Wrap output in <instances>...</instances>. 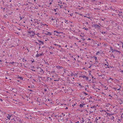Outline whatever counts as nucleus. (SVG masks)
<instances>
[{"mask_svg":"<svg viewBox=\"0 0 123 123\" xmlns=\"http://www.w3.org/2000/svg\"><path fill=\"white\" fill-rule=\"evenodd\" d=\"M9 123H10L9 122Z\"/></svg>","mask_w":123,"mask_h":123,"instance_id":"obj_62","label":"nucleus"},{"mask_svg":"<svg viewBox=\"0 0 123 123\" xmlns=\"http://www.w3.org/2000/svg\"><path fill=\"white\" fill-rule=\"evenodd\" d=\"M111 80V81H112L113 80V79L111 78H110V79H109V80Z\"/></svg>","mask_w":123,"mask_h":123,"instance_id":"obj_20","label":"nucleus"},{"mask_svg":"<svg viewBox=\"0 0 123 123\" xmlns=\"http://www.w3.org/2000/svg\"><path fill=\"white\" fill-rule=\"evenodd\" d=\"M79 85H80V86H81V84H79Z\"/></svg>","mask_w":123,"mask_h":123,"instance_id":"obj_46","label":"nucleus"},{"mask_svg":"<svg viewBox=\"0 0 123 123\" xmlns=\"http://www.w3.org/2000/svg\"><path fill=\"white\" fill-rule=\"evenodd\" d=\"M68 12H69V11H68Z\"/></svg>","mask_w":123,"mask_h":123,"instance_id":"obj_55","label":"nucleus"},{"mask_svg":"<svg viewBox=\"0 0 123 123\" xmlns=\"http://www.w3.org/2000/svg\"><path fill=\"white\" fill-rule=\"evenodd\" d=\"M73 78V79H74V78Z\"/></svg>","mask_w":123,"mask_h":123,"instance_id":"obj_59","label":"nucleus"},{"mask_svg":"<svg viewBox=\"0 0 123 123\" xmlns=\"http://www.w3.org/2000/svg\"><path fill=\"white\" fill-rule=\"evenodd\" d=\"M84 105L83 104H80V107H83V105Z\"/></svg>","mask_w":123,"mask_h":123,"instance_id":"obj_9","label":"nucleus"},{"mask_svg":"<svg viewBox=\"0 0 123 123\" xmlns=\"http://www.w3.org/2000/svg\"><path fill=\"white\" fill-rule=\"evenodd\" d=\"M79 123V121H78L77 123Z\"/></svg>","mask_w":123,"mask_h":123,"instance_id":"obj_49","label":"nucleus"},{"mask_svg":"<svg viewBox=\"0 0 123 123\" xmlns=\"http://www.w3.org/2000/svg\"><path fill=\"white\" fill-rule=\"evenodd\" d=\"M119 86V88L117 89V90H120V89L121 88V86Z\"/></svg>","mask_w":123,"mask_h":123,"instance_id":"obj_13","label":"nucleus"},{"mask_svg":"<svg viewBox=\"0 0 123 123\" xmlns=\"http://www.w3.org/2000/svg\"><path fill=\"white\" fill-rule=\"evenodd\" d=\"M118 46H119V44H118Z\"/></svg>","mask_w":123,"mask_h":123,"instance_id":"obj_57","label":"nucleus"},{"mask_svg":"<svg viewBox=\"0 0 123 123\" xmlns=\"http://www.w3.org/2000/svg\"><path fill=\"white\" fill-rule=\"evenodd\" d=\"M54 10L56 12V9H54Z\"/></svg>","mask_w":123,"mask_h":123,"instance_id":"obj_38","label":"nucleus"},{"mask_svg":"<svg viewBox=\"0 0 123 123\" xmlns=\"http://www.w3.org/2000/svg\"><path fill=\"white\" fill-rule=\"evenodd\" d=\"M81 42L80 41H80H79V42Z\"/></svg>","mask_w":123,"mask_h":123,"instance_id":"obj_54","label":"nucleus"},{"mask_svg":"<svg viewBox=\"0 0 123 123\" xmlns=\"http://www.w3.org/2000/svg\"><path fill=\"white\" fill-rule=\"evenodd\" d=\"M39 54H37L36 55V56L37 57H39Z\"/></svg>","mask_w":123,"mask_h":123,"instance_id":"obj_10","label":"nucleus"},{"mask_svg":"<svg viewBox=\"0 0 123 123\" xmlns=\"http://www.w3.org/2000/svg\"><path fill=\"white\" fill-rule=\"evenodd\" d=\"M54 45H57V44H54Z\"/></svg>","mask_w":123,"mask_h":123,"instance_id":"obj_39","label":"nucleus"},{"mask_svg":"<svg viewBox=\"0 0 123 123\" xmlns=\"http://www.w3.org/2000/svg\"><path fill=\"white\" fill-rule=\"evenodd\" d=\"M122 44H123L122 47L123 48V43H122Z\"/></svg>","mask_w":123,"mask_h":123,"instance_id":"obj_45","label":"nucleus"},{"mask_svg":"<svg viewBox=\"0 0 123 123\" xmlns=\"http://www.w3.org/2000/svg\"><path fill=\"white\" fill-rule=\"evenodd\" d=\"M0 101H2V99H0Z\"/></svg>","mask_w":123,"mask_h":123,"instance_id":"obj_33","label":"nucleus"},{"mask_svg":"<svg viewBox=\"0 0 123 123\" xmlns=\"http://www.w3.org/2000/svg\"><path fill=\"white\" fill-rule=\"evenodd\" d=\"M45 91H46V89H45L44 90Z\"/></svg>","mask_w":123,"mask_h":123,"instance_id":"obj_44","label":"nucleus"},{"mask_svg":"<svg viewBox=\"0 0 123 123\" xmlns=\"http://www.w3.org/2000/svg\"><path fill=\"white\" fill-rule=\"evenodd\" d=\"M56 116H57V115H56L55 116V117H56Z\"/></svg>","mask_w":123,"mask_h":123,"instance_id":"obj_47","label":"nucleus"},{"mask_svg":"<svg viewBox=\"0 0 123 123\" xmlns=\"http://www.w3.org/2000/svg\"><path fill=\"white\" fill-rule=\"evenodd\" d=\"M54 81H59V80H54Z\"/></svg>","mask_w":123,"mask_h":123,"instance_id":"obj_22","label":"nucleus"},{"mask_svg":"<svg viewBox=\"0 0 123 123\" xmlns=\"http://www.w3.org/2000/svg\"><path fill=\"white\" fill-rule=\"evenodd\" d=\"M11 117V115H10L9 114L8 115V116H7V117L9 120H10V117Z\"/></svg>","mask_w":123,"mask_h":123,"instance_id":"obj_4","label":"nucleus"},{"mask_svg":"<svg viewBox=\"0 0 123 123\" xmlns=\"http://www.w3.org/2000/svg\"><path fill=\"white\" fill-rule=\"evenodd\" d=\"M36 35L38 37H40L39 36V35H40L39 34V33H38L37 34H36Z\"/></svg>","mask_w":123,"mask_h":123,"instance_id":"obj_14","label":"nucleus"},{"mask_svg":"<svg viewBox=\"0 0 123 123\" xmlns=\"http://www.w3.org/2000/svg\"><path fill=\"white\" fill-rule=\"evenodd\" d=\"M26 61V60H25V61Z\"/></svg>","mask_w":123,"mask_h":123,"instance_id":"obj_58","label":"nucleus"},{"mask_svg":"<svg viewBox=\"0 0 123 123\" xmlns=\"http://www.w3.org/2000/svg\"><path fill=\"white\" fill-rule=\"evenodd\" d=\"M86 18H88L90 19L91 17H86Z\"/></svg>","mask_w":123,"mask_h":123,"instance_id":"obj_28","label":"nucleus"},{"mask_svg":"<svg viewBox=\"0 0 123 123\" xmlns=\"http://www.w3.org/2000/svg\"><path fill=\"white\" fill-rule=\"evenodd\" d=\"M110 48L111 49V50L112 51V52H113L115 51V49H113L111 46H110Z\"/></svg>","mask_w":123,"mask_h":123,"instance_id":"obj_3","label":"nucleus"},{"mask_svg":"<svg viewBox=\"0 0 123 123\" xmlns=\"http://www.w3.org/2000/svg\"><path fill=\"white\" fill-rule=\"evenodd\" d=\"M47 41V40H45V41Z\"/></svg>","mask_w":123,"mask_h":123,"instance_id":"obj_60","label":"nucleus"},{"mask_svg":"<svg viewBox=\"0 0 123 123\" xmlns=\"http://www.w3.org/2000/svg\"><path fill=\"white\" fill-rule=\"evenodd\" d=\"M84 94H85L86 95H87L88 94L86 93L85 92H84Z\"/></svg>","mask_w":123,"mask_h":123,"instance_id":"obj_29","label":"nucleus"},{"mask_svg":"<svg viewBox=\"0 0 123 123\" xmlns=\"http://www.w3.org/2000/svg\"><path fill=\"white\" fill-rule=\"evenodd\" d=\"M51 20H54V19H53V18H52V19H51Z\"/></svg>","mask_w":123,"mask_h":123,"instance_id":"obj_43","label":"nucleus"},{"mask_svg":"<svg viewBox=\"0 0 123 123\" xmlns=\"http://www.w3.org/2000/svg\"><path fill=\"white\" fill-rule=\"evenodd\" d=\"M20 20H21L22 19V18H21V17H20Z\"/></svg>","mask_w":123,"mask_h":123,"instance_id":"obj_37","label":"nucleus"},{"mask_svg":"<svg viewBox=\"0 0 123 123\" xmlns=\"http://www.w3.org/2000/svg\"><path fill=\"white\" fill-rule=\"evenodd\" d=\"M113 89H115V90H117V88H115V87H114L113 88Z\"/></svg>","mask_w":123,"mask_h":123,"instance_id":"obj_18","label":"nucleus"},{"mask_svg":"<svg viewBox=\"0 0 123 123\" xmlns=\"http://www.w3.org/2000/svg\"><path fill=\"white\" fill-rule=\"evenodd\" d=\"M111 57H112V58H115V57L113 55H112L111 56Z\"/></svg>","mask_w":123,"mask_h":123,"instance_id":"obj_16","label":"nucleus"},{"mask_svg":"<svg viewBox=\"0 0 123 123\" xmlns=\"http://www.w3.org/2000/svg\"><path fill=\"white\" fill-rule=\"evenodd\" d=\"M76 105V104H74V105H73V106H75Z\"/></svg>","mask_w":123,"mask_h":123,"instance_id":"obj_26","label":"nucleus"},{"mask_svg":"<svg viewBox=\"0 0 123 123\" xmlns=\"http://www.w3.org/2000/svg\"><path fill=\"white\" fill-rule=\"evenodd\" d=\"M86 24L87 25L88 24V22H86Z\"/></svg>","mask_w":123,"mask_h":123,"instance_id":"obj_34","label":"nucleus"},{"mask_svg":"<svg viewBox=\"0 0 123 123\" xmlns=\"http://www.w3.org/2000/svg\"><path fill=\"white\" fill-rule=\"evenodd\" d=\"M56 68L58 69H61L62 68V67L60 66H56Z\"/></svg>","mask_w":123,"mask_h":123,"instance_id":"obj_6","label":"nucleus"},{"mask_svg":"<svg viewBox=\"0 0 123 123\" xmlns=\"http://www.w3.org/2000/svg\"><path fill=\"white\" fill-rule=\"evenodd\" d=\"M32 71H35V70H32Z\"/></svg>","mask_w":123,"mask_h":123,"instance_id":"obj_40","label":"nucleus"},{"mask_svg":"<svg viewBox=\"0 0 123 123\" xmlns=\"http://www.w3.org/2000/svg\"><path fill=\"white\" fill-rule=\"evenodd\" d=\"M82 40H85V39H84V38H82Z\"/></svg>","mask_w":123,"mask_h":123,"instance_id":"obj_32","label":"nucleus"},{"mask_svg":"<svg viewBox=\"0 0 123 123\" xmlns=\"http://www.w3.org/2000/svg\"><path fill=\"white\" fill-rule=\"evenodd\" d=\"M115 51H116V52H120L119 51H118L117 50H115Z\"/></svg>","mask_w":123,"mask_h":123,"instance_id":"obj_24","label":"nucleus"},{"mask_svg":"<svg viewBox=\"0 0 123 123\" xmlns=\"http://www.w3.org/2000/svg\"><path fill=\"white\" fill-rule=\"evenodd\" d=\"M83 78H85L87 80L88 79V78L86 77V76H85L84 75L83 76H81Z\"/></svg>","mask_w":123,"mask_h":123,"instance_id":"obj_7","label":"nucleus"},{"mask_svg":"<svg viewBox=\"0 0 123 123\" xmlns=\"http://www.w3.org/2000/svg\"><path fill=\"white\" fill-rule=\"evenodd\" d=\"M54 32H55L56 33H59L57 31H54Z\"/></svg>","mask_w":123,"mask_h":123,"instance_id":"obj_31","label":"nucleus"},{"mask_svg":"<svg viewBox=\"0 0 123 123\" xmlns=\"http://www.w3.org/2000/svg\"><path fill=\"white\" fill-rule=\"evenodd\" d=\"M38 41L41 44H43L44 43L42 41H40V40H38Z\"/></svg>","mask_w":123,"mask_h":123,"instance_id":"obj_8","label":"nucleus"},{"mask_svg":"<svg viewBox=\"0 0 123 123\" xmlns=\"http://www.w3.org/2000/svg\"><path fill=\"white\" fill-rule=\"evenodd\" d=\"M28 35L31 37L35 35L34 33L32 31H31L28 32Z\"/></svg>","mask_w":123,"mask_h":123,"instance_id":"obj_1","label":"nucleus"},{"mask_svg":"<svg viewBox=\"0 0 123 123\" xmlns=\"http://www.w3.org/2000/svg\"><path fill=\"white\" fill-rule=\"evenodd\" d=\"M78 57H79V55H78Z\"/></svg>","mask_w":123,"mask_h":123,"instance_id":"obj_52","label":"nucleus"},{"mask_svg":"<svg viewBox=\"0 0 123 123\" xmlns=\"http://www.w3.org/2000/svg\"><path fill=\"white\" fill-rule=\"evenodd\" d=\"M111 115H111V114H110V115H109V116H111Z\"/></svg>","mask_w":123,"mask_h":123,"instance_id":"obj_51","label":"nucleus"},{"mask_svg":"<svg viewBox=\"0 0 123 123\" xmlns=\"http://www.w3.org/2000/svg\"><path fill=\"white\" fill-rule=\"evenodd\" d=\"M19 78L20 80H23V78L22 77H18Z\"/></svg>","mask_w":123,"mask_h":123,"instance_id":"obj_12","label":"nucleus"},{"mask_svg":"<svg viewBox=\"0 0 123 123\" xmlns=\"http://www.w3.org/2000/svg\"><path fill=\"white\" fill-rule=\"evenodd\" d=\"M64 3L62 2V4H61L62 8V7L63 6H64Z\"/></svg>","mask_w":123,"mask_h":123,"instance_id":"obj_11","label":"nucleus"},{"mask_svg":"<svg viewBox=\"0 0 123 123\" xmlns=\"http://www.w3.org/2000/svg\"><path fill=\"white\" fill-rule=\"evenodd\" d=\"M90 40V38H89L88 39V40Z\"/></svg>","mask_w":123,"mask_h":123,"instance_id":"obj_42","label":"nucleus"},{"mask_svg":"<svg viewBox=\"0 0 123 123\" xmlns=\"http://www.w3.org/2000/svg\"><path fill=\"white\" fill-rule=\"evenodd\" d=\"M68 109V108L67 107L65 108V109H66V110L67 109Z\"/></svg>","mask_w":123,"mask_h":123,"instance_id":"obj_30","label":"nucleus"},{"mask_svg":"<svg viewBox=\"0 0 123 123\" xmlns=\"http://www.w3.org/2000/svg\"><path fill=\"white\" fill-rule=\"evenodd\" d=\"M94 59L95 60H97V57H94Z\"/></svg>","mask_w":123,"mask_h":123,"instance_id":"obj_15","label":"nucleus"},{"mask_svg":"<svg viewBox=\"0 0 123 123\" xmlns=\"http://www.w3.org/2000/svg\"><path fill=\"white\" fill-rule=\"evenodd\" d=\"M59 48L60 47H61V46L60 45H59Z\"/></svg>","mask_w":123,"mask_h":123,"instance_id":"obj_41","label":"nucleus"},{"mask_svg":"<svg viewBox=\"0 0 123 123\" xmlns=\"http://www.w3.org/2000/svg\"><path fill=\"white\" fill-rule=\"evenodd\" d=\"M84 17H86V16H84Z\"/></svg>","mask_w":123,"mask_h":123,"instance_id":"obj_48","label":"nucleus"},{"mask_svg":"<svg viewBox=\"0 0 123 123\" xmlns=\"http://www.w3.org/2000/svg\"><path fill=\"white\" fill-rule=\"evenodd\" d=\"M39 56H40L41 55H42V54H39Z\"/></svg>","mask_w":123,"mask_h":123,"instance_id":"obj_36","label":"nucleus"},{"mask_svg":"<svg viewBox=\"0 0 123 123\" xmlns=\"http://www.w3.org/2000/svg\"><path fill=\"white\" fill-rule=\"evenodd\" d=\"M62 2L61 1H60L59 2H58V5L60 6V7L61 8H62L61 6V4H62Z\"/></svg>","mask_w":123,"mask_h":123,"instance_id":"obj_2","label":"nucleus"},{"mask_svg":"<svg viewBox=\"0 0 123 123\" xmlns=\"http://www.w3.org/2000/svg\"><path fill=\"white\" fill-rule=\"evenodd\" d=\"M45 34L46 35H51V32H47L46 33H45Z\"/></svg>","mask_w":123,"mask_h":123,"instance_id":"obj_5","label":"nucleus"},{"mask_svg":"<svg viewBox=\"0 0 123 123\" xmlns=\"http://www.w3.org/2000/svg\"><path fill=\"white\" fill-rule=\"evenodd\" d=\"M33 62V61H32V62Z\"/></svg>","mask_w":123,"mask_h":123,"instance_id":"obj_56","label":"nucleus"},{"mask_svg":"<svg viewBox=\"0 0 123 123\" xmlns=\"http://www.w3.org/2000/svg\"><path fill=\"white\" fill-rule=\"evenodd\" d=\"M11 63L12 64H13L14 63V62H11Z\"/></svg>","mask_w":123,"mask_h":123,"instance_id":"obj_19","label":"nucleus"},{"mask_svg":"<svg viewBox=\"0 0 123 123\" xmlns=\"http://www.w3.org/2000/svg\"><path fill=\"white\" fill-rule=\"evenodd\" d=\"M95 27H97L98 26H99L97 25H95Z\"/></svg>","mask_w":123,"mask_h":123,"instance_id":"obj_23","label":"nucleus"},{"mask_svg":"<svg viewBox=\"0 0 123 123\" xmlns=\"http://www.w3.org/2000/svg\"><path fill=\"white\" fill-rule=\"evenodd\" d=\"M23 23H25V21H24Z\"/></svg>","mask_w":123,"mask_h":123,"instance_id":"obj_53","label":"nucleus"},{"mask_svg":"<svg viewBox=\"0 0 123 123\" xmlns=\"http://www.w3.org/2000/svg\"><path fill=\"white\" fill-rule=\"evenodd\" d=\"M0 62H1V60H0Z\"/></svg>","mask_w":123,"mask_h":123,"instance_id":"obj_50","label":"nucleus"},{"mask_svg":"<svg viewBox=\"0 0 123 123\" xmlns=\"http://www.w3.org/2000/svg\"><path fill=\"white\" fill-rule=\"evenodd\" d=\"M84 29L85 30H88V29L87 28H85V27H84Z\"/></svg>","mask_w":123,"mask_h":123,"instance_id":"obj_17","label":"nucleus"},{"mask_svg":"<svg viewBox=\"0 0 123 123\" xmlns=\"http://www.w3.org/2000/svg\"><path fill=\"white\" fill-rule=\"evenodd\" d=\"M34 0V1H35V0Z\"/></svg>","mask_w":123,"mask_h":123,"instance_id":"obj_61","label":"nucleus"},{"mask_svg":"<svg viewBox=\"0 0 123 123\" xmlns=\"http://www.w3.org/2000/svg\"><path fill=\"white\" fill-rule=\"evenodd\" d=\"M49 3V5H51L52 4V2H50Z\"/></svg>","mask_w":123,"mask_h":123,"instance_id":"obj_27","label":"nucleus"},{"mask_svg":"<svg viewBox=\"0 0 123 123\" xmlns=\"http://www.w3.org/2000/svg\"><path fill=\"white\" fill-rule=\"evenodd\" d=\"M114 118V117L113 116H112V118H111V119H113Z\"/></svg>","mask_w":123,"mask_h":123,"instance_id":"obj_25","label":"nucleus"},{"mask_svg":"<svg viewBox=\"0 0 123 123\" xmlns=\"http://www.w3.org/2000/svg\"><path fill=\"white\" fill-rule=\"evenodd\" d=\"M99 53V52H98L97 53H96V54L97 55H98V53Z\"/></svg>","mask_w":123,"mask_h":123,"instance_id":"obj_21","label":"nucleus"},{"mask_svg":"<svg viewBox=\"0 0 123 123\" xmlns=\"http://www.w3.org/2000/svg\"><path fill=\"white\" fill-rule=\"evenodd\" d=\"M70 15L71 16H72V15H73V14H70Z\"/></svg>","mask_w":123,"mask_h":123,"instance_id":"obj_35","label":"nucleus"}]
</instances>
